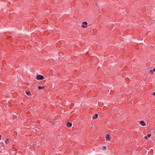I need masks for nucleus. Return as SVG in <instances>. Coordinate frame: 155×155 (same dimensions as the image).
<instances>
[{
	"instance_id": "nucleus-7",
	"label": "nucleus",
	"mask_w": 155,
	"mask_h": 155,
	"mask_svg": "<svg viewBox=\"0 0 155 155\" xmlns=\"http://www.w3.org/2000/svg\"><path fill=\"white\" fill-rule=\"evenodd\" d=\"M45 87V86H43L42 87H40V86H38V88L39 89H43Z\"/></svg>"
},
{
	"instance_id": "nucleus-9",
	"label": "nucleus",
	"mask_w": 155,
	"mask_h": 155,
	"mask_svg": "<svg viewBox=\"0 0 155 155\" xmlns=\"http://www.w3.org/2000/svg\"><path fill=\"white\" fill-rule=\"evenodd\" d=\"M8 139H7L5 141V143L6 144H8Z\"/></svg>"
},
{
	"instance_id": "nucleus-4",
	"label": "nucleus",
	"mask_w": 155,
	"mask_h": 155,
	"mask_svg": "<svg viewBox=\"0 0 155 155\" xmlns=\"http://www.w3.org/2000/svg\"><path fill=\"white\" fill-rule=\"evenodd\" d=\"M72 124L71 123L68 122L66 124V126L68 127H70L72 126Z\"/></svg>"
},
{
	"instance_id": "nucleus-2",
	"label": "nucleus",
	"mask_w": 155,
	"mask_h": 155,
	"mask_svg": "<svg viewBox=\"0 0 155 155\" xmlns=\"http://www.w3.org/2000/svg\"><path fill=\"white\" fill-rule=\"evenodd\" d=\"M83 25H82L81 26V27L83 28H86L87 27V26L86 25V26H85L84 25H87V22L86 21H84V22L83 23V24H82Z\"/></svg>"
},
{
	"instance_id": "nucleus-12",
	"label": "nucleus",
	"mask_w": 155,
	"mask_h": 155,
	"mask_svg": "<svg viewBox=\"0 0 155 155\" xmlns=\"http://www.w3.org/2000/svg\"><path fill=\"white\" fill-rule=\"evenodd\" d=\"M106 147L105 146H104L103 147V149L104 150H105V148H106Z\"/></svg>"
},
{
	"instance_id": "nucleus-14",
	"label": "nucleus",
	"mask_w": 155,
	"mask_h": 155,
	"mask_svg": "<svg viewBox=\"0 0 155 155\" xmlns=\"http://www.w3.org/2000/svg\"><path fill=\"white\" fill-rule=\"evenodd\" d=\"M152 71H155V68L153 69V70H152Z\"/></svg>"
},
{
	"instance_id": "nucleus-15",
	"label": "nucleus",
	"mask_w": 155,
	"mask_h": 155,
	"mask_svg": "<svg viewBox=\"0 0 155 155\" xmlns=\"http://www.w3.org/2000/svg\"><path fill=\"white\" fill-rule=\"evenodd\" d=\"M150 71L152 73H153V71H152V70H150Z\"/></svg>"
},
{
	"instance_id": "nucleus-5",
	"label": "nucleus",
	"mask_w": 155,
	"mask_h": 155,
	"mask_svg": "<svg viewBox=\"0 0 155 155\" xmlns=\"http://www.w3.org/2000/svg\"><path fill=\"white\" fill-rule=\"evenodd\" d=\"M106 139L108 141H110L111 140V138L110 137L109 135V134H107L106 137Z\"/></svg>"
},
{
	"instance_id": "nucleus-11",
	"label": "nucleus",
	"mask_w": 155,
	"mask_h": 155,
	"mask_svg": "<svg viewBox=\"0 0 155 155\" xmlns=\"http://www.w3.org/2000/svg\"><path fill=\"white\" fill-rule=\"evenodd\" d=\"M129 79L127 78V80H126L127 84V82L129 81Z\"/></svg>"
},
{
	"instance_id": "nucleus-17",
	"label": "nucleus",
	"mask_w": 155,
	"mask_h": 155,
	"mask_svg": "<svg viewBox=\"0 0 155 155\" xmlns=\"http://www.w3.org/2000/svg\"><path fill=\"white\" fill-rule=\"evenodd\" d=\"M147 137H145V138L146 139H147Z\"/></svg>"
},
{
	"instance_id": "nucleus-1",
	"label": "nucleus",
	"mask_w": 155,
	"mask_h": 155,
	"mask_svg": "<svg viewBox=\"0 0 155 155\" xmlns=\"http://www.w3.org/2000/svg\"><path fill=\"white\" fill-rule=\"evenodd\" d=\"M44 78L43 75H36V79L38 81L44 79Z\"/></svg>"
},
{
	"instance_id": "nucleus-8",
	"label": "nucleus",
	"mask_w": 155,
	"mask_h": 155,
	"mask_svg": "<svg viewBox=\"0 0 155 155\" xmlns=\"http://www.w3.org/2000/svg\"><path fill=\"white\" fill-rule=\"evenodd\" d=\"M26 94L27 95H29L30 94V91H28L26 92Z\"/></svg>"
},
{
	"instance_id": "nucleus-6",
	"label": "nucleus",
	"mask_w": 155,
	"mask_h": 155,
	"mask_svg": "<svg viewBox=\"0 0 155 155\" xmlns=\"http://www.w3.org/2000/svg\"><path fill=\"white\" fill-rule=\"evenodd\" d=\"M98 115L97 114H95L92 117V118L93 119H96Z\"/></svg>"
},
{
	"instance_id": "nucleus-10",
	"label": "nucleus",
	"mask_w": 155,
	"mask_h": 155,
	"mask_svg": "<svg viewBox=\"0 0 155 155\" xmlns=\"http://www.w3.org/2000/svg\"><path fill=\"white\" fill-rule=\"evenodd\" d=\"M151 134H149L147 135V137L149 138L151 136Z\"/></svg>"
},
{
	"instance_id": "nucleus-3",
	"label": "nucleus",
	"mask_w": 155,
	"mask_h": 155,
	"mask_svg": "<svg viewBox=\"0 0 155 155\" xmlns=\"http://www.w3.org/2000/svg\"><path fill=\"white\" fill-rule=\"evenodd\" d=\"M140 124L142 125V126H146V124L145 123V122L144 121H141L140 122Z\"/></svg>"
},
{
	"instance_id": "nucleus-16",
	"label": "nucleus",
	"mask_w": 155,
	"mask_h": 155,
	"mask_svg": "<svg viewBox=\"0 0 155 155\" xmlns=\"http://www.w3.org/2000/svg\"><path fill=\"white\" fill-rule=\"evenodd\" d=\"M98 4L97 3H96V5L97 6H98Z\"/></svg>"
},
{
	"instance_id": "nucleus-13",
	"label": "nucleus",
	"mask_w": 155,
	"mask_h": 155,
	"mask_svg": "<svg viewBox=\"0 0 155 155\" xmlns=\"http://www.w3.org/2000/svg\"><path fill=\"white\" fill-rule=\"evenodd\" d=\"M153 95L155 96V92H154L153 93Z\"/></svg>"
}]
</instances>
